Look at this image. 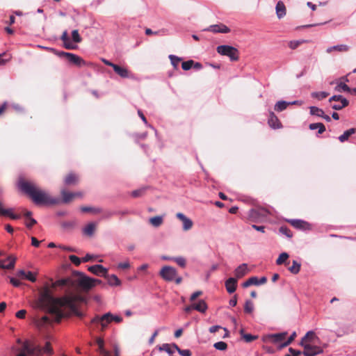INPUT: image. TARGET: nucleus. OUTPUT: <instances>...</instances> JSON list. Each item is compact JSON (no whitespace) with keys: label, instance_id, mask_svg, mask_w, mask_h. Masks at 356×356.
<instances>
[{"label":"nucleus","instance_id":"7c9ffc66","mask_svg":"<svg viewBox=\"0 0 356 356\" xmlns=\"http://www.w3.org/2000/svg\"><path fill=\"white\" fill-rule=\"evenodd\" d=\"M240 334L241 335L242 339L247 343H250L252 341L258 339L257 335H252L251 334H246L244 332L243 330L241 329L240 330Z\"/></svg>","mask_w":356,"mask_h":356},{"label":"nucleus","instance_id":"3c124183","mask_svg":"<svg viewBox=\"0 0 356 356\" xmlns=\"http://www.w3.org/2000/svg\"><path fill=\"white\" fill-rule=\"evenodd\" d=\"M280 232L282 233V234L286 235L288 238L292 237V233L291 230L286 227L282 226L280 228Z\"/></svg>","mask_w":356,"mask_h":356},{"label":"nucleus","instance_id":"864d4df0","mask_svg":"<svg viewBox=\"0 0 356 356\" xmlns=\"http://www.w3.org/2000/svg\"><path fill=\"white\" fill-rule=\"evenodd\" d=\"M296 337V332H293L291 334V335L289 337V339L281 345V348L286 347L287 346H289L294 340Z\"/></svg>","mask_w":356,"mask_h":356},{"label":"nucleus","instance_id":"20e7f679","mask_svg":"<svg viewBox=\"0 0 356 356\" xmlns=\"http://www.w3.org/2000/svg\"><path fill=\"white\" fill-rule=\"evenodd\" d=\"M113 321L117 323H120L122 321V318L120 316L113 315L111 312H107L102 316L96 315L91 319L90 324L88 325V326L90 327L92 325H100V331L103 332Z\"/></svg>","mask_w":356,"mask_h":356},{"label":"nucleus","instance_id":"c03bdc74","mask_svg":"<svg viewBox=\"0 0 356 356\" xmlns=\"http://www.w3.org/2000/svg\"><path fill=\"white\" fill-rule=\"evenodd\" d=\"M289 254L286 252H282L280 254L279 257L276 260V264L277 265H281L286 262L287 259L289 258Z\"/></svg>","mask_w":356,"mask_h":356},{"label":"nucleus","instance_id":"4468645a","mask_svg":"<svg viewBox=\"0 0 356 356\" xmlns=\"http://www.w3.org/2000/svg\"><path fill=\"white\" fill-rule=\"evenodd\" d=\"M176 216L183 222V229L185 231L189 230L193 227V222L182 213H177Z\"/></svg>","mask_w":356,"mask_h":356},{"label":"nucleus","instance_id":"09e8293b","mask_svg":"<svg viewBox=\"0 0 356 356\" xmlns=\"http://www.w3.org/2000/svg\"><path fill=\"white\" fill-rule=\"evenodd\" d=\"M72 40L76 43H79L81 42L82 38L80 36L78 30H74L72 32Z\"/></svg>","mask_w":356,"mask_h":356},{"label":"nucleus","instance_id":"473e14b6","mask_svg":"<svg viewBox=\"0 0 356 356\" xmlns=\"http://www.w3.org/2000/svg\"><path fill=\"white\" fill-rule=\"evenodd\" d=\"M96 229V225L94 222L88 223L83 229V233L88 236H92Z\"/></svg>","mask_w":356,"mask_h":356},{"label":"nucleus","instance_id":"f704fd0d","mask_svg":"<svg viewBox=\"0 0 356 356\" xmlns=\"http://www.w3.org/2000/svg\"><path fill=\"white\" fill-rule=\"evenodd\" d=\"M289 222L291 225H293L296 228L298 229H305V226L307 225L306 222L302 220H290Z\"/></svg>","mask_w":356,"mask_h":356},{"label":"nucleus","instance_id":"58836bf2","mask_svg":"<svg viewBox=\"0 0 356 356\" xmlns=\"http://www.w3.org/2000/svg\"><path fill=\"white\" fill-rule=\"evenodd\" d=\"M301 264L297 261H293V265L289 268V270L293 274H298L300 272Z\"/></svg>","mask_w":356,"mask_h":356},{"label":"nucleus","instance_id":"052dcab7","mask_svg":"<svg viewBox=\"0 0 356 356\" xmlns=\"http://www.w3.org/2000/svg\"><path fill=\"white\" fill-rule=\"evenodd\" d=\"M26 280L35 282L36 281V277L33 275L31 271L26 273Z\"/></svg>","mask_w":356,"mask_h":356},{"label":"nucleus","instance_id":"a19ab883","mask_svg":"<svg viewBox=\"0 0 356 356\" xmlns=\"http://www.w3.org/2000/svg\"><path fill=\"white\" fill-rule=\"evenodd\" d=\"M310 113L312 115H316L318 117H322L324 111L316 106H310L309 107Z\"/></svg>","mask_w":356,"mask_h":356},{"label":"nucleus","instance_id":"1a4fd4ad","mask_svg":"<svg viewBox=\"0 0 356 356\" xmlns=\"http://www.w3.org/2000/svg\"><path fill=\"white\" fill-rule=\"evenodd\" d=\"M160 275L166 281H172L177 276V270L173 267L165 266L161 268Z\"/></svg>","mask_w":356,"mask_h":356},{"label":"nucleus","instance_id":"f8f14e48","mask_svg":"<svg viewBox=\"0 0 356 356\" xmlns=\"http://www.w3.org/2000/svg\"><path fill=\"white\" fill-rule=\"evenodd\" d=\"M267 282L266 277H261L259 280L257 277H251L243 283V286L246 288L251 285H261Z\"/></svg>","mask_w":356,"mask_h":356},{"label":"nucleus","instance_id":"603ef678","mask_svg":"<svg viewBox=\"0 0 356 356\" xmlns=\"http://www.w3.org/2000/svg\"><path fill=\"white\" fill-rule=\"evenodd\" d=\"M303 42H304L303 40H292V41L289 42V47L291 49H295L298 47H299L301 44H302Z\"/></svg>","mask_w":356,"mask_h":356},{"label":"nucleus","instance_id":"4d7b16f0","mask_svg":"<svg viewBox=\"0 0 356 356\" xmlns=\"http://www.w3.org/2000/svg\"><path fill=\"white\" fill-rule=\"evenodd\" d=\"M342 99H346V98H344L343 96L341 95H333L332 97H331L330 99H329V102L330 103H332V102H342Z\"/></svg>","mask_w":356,"mask_h":356},{"label":"nucleus","instance_id":"423d86ee","mask_svg":"<svg viewBox=\"0 0 356 356\" xmlns=\"http://www.w3.org/2000/svg\"><path fill=\"white\" fill-rule=\"evenodd\" d=\"M269 214L270 211L267 209L258 207L249 210L248 218L251 222H259L264 220Z\"/></svg>","mask_w":356,"mask_h":356},{"label":"nucleus","instance_id":"a18cd8bd","mask_svg":"<svg viewBox=\"0 0 356 356\" xmlns=\"http://www.w3.org/2000/svg\"><path fill=\"white\" fill-rule=\"evenodd\" d=\"M204 31H211L213 33H222V28L218 24H215L210 26L207 29H204Z\"/></svg>","mask_w":356,"mask_h":356},{"label":"nucleus","instance_id":"69168bd1","mask_svg":"<svg viewBox=\"0 0 356 356\" xmlns=\"http://www.w3.org/2000/svg\"><path fill=\"white\" fill-rule=\"evenodd\" d=\"M10 282L15 287H18L21 285V282L20 281H19L18 280L14 278V277H11L10 279Z\"/></svg>","mask_w":356,"mask_h":356},{"label":"nucleus","instance_id":"0e129e2a","mask_svg":"<svg viewBox=\"0 0 356 356\" xmlns=\"http://www.w3.org/2000/svg\"><path fill=\"white\" fill-rule=\"evenodd\" d=\"M36 223H37V221L34 218H29V220L26 222V226L28 228H31Z\"/></svg>","mask_w":356,"mask_h":356},{"label":"nucleus","instance_id":"c85d7f7f","mask_svg":"<svg viewBox=\"0 0 356 356\" xmlns=\"http://www.w3.org/2000/svg\"><path fill=\"white\" fill-rule=\"evenodd\" d=\"M355 133H356V129L351 128V129L344 131L343 134L339 137V140H340V142L343 143V142L346 141L351 135H353Z\"/></svg>","mask_w":356,"mask_h":356},{"label":"nucleus","instance_id":"49530a36","mask_svg":"<svg viewBox=\"0 0 356 356\" xmlns=\"http://www.w3.org/2000/svg\"><path fill=\"white\" fill-rule=\"evenodd\" d=\"M82 212H92L95 213H100L101 209L99 208H93L90 207H81L80 208Z\"/></svg>","mask_w":356,"mask_h":356},{"label":"nucleus","instance_id":"b1692460","mask_svg":"<svg viewBox=\"0 0 356 356\" xmlns=\"http://www.w3.org/2000/svg\"><path fill=\"white\" fill-rule=\"evenodd\" d=\"M319 338L316 336L315 332L312 330L308 331L305 337L302 339L300 342L307 343V341L312 342L318 341Z\"/></svg>","mask_w":356,"mask_h":356},{"label":"nucleus","instance_id":"5fc2aeb1","mask_svg":"<svg viewBox=\"0 0 356 356\" xmlns=\"http://www.w3.org/2000/svg\"><path fill=\"white\" fill-rule=\"evenodd\" d=\"M69 259L70 260V261L72 264H74L76 266H79L81 262V260L80 258H79L76 255H73V254H72L69 257Z\"/></svg>","mask_w":356,"mask_h":356},{"label":"nucleus","instance_id":"e433bc0d","mask_svg":"<svg viewBox=\"0 0 356 356\" xmlns=\"http://www.w3.org/2000/svg\"><path fill=\"white\" fill-rule=\"evenodd\" d=\"M348 105V101L347 99H342V102H337V103L332 104L331 107L337 111L341 110L343 108Z\"/></svg>","mask_w":356,"mask_h":356},{"label":"nucleus","instance_id":"8fccbe9b","mask_svg":"<svg viewBox=\"0 0 356 356\" xmlns=\"http://www.w3.org/2000/svg\"><path fill=\"white\" fill-rule=\"evenodd\" d=\"M193 64L194 61L193 60L184 61L181 64V67L184 70H188L193 67Z\"/></svg>","mask_w":356,"mask_h":356},{"label":"nucleus","instance_id":"0eeeda50","mask_svg":"<svg viewBox=\"0 0 356 356\" xmlns=\"http://www.w3.org/2000/svg\"><path fill=\"white\" fill-rule=\"evenodd\" d=\"M300 345L305 349L302 352L305 356H316L323 352V350L321 347L312 346L307 343L300 342Z\"/></svg>","mask_w":356,"mask_h":356},{"label":"nucleus","instance_id":"cd10ccee","mask_svg":"<svg viewBox=\"0 0 356 356\" xmlns=\"http://www.w3.org/2000/svg\"><path fill=\"white\" fill-rule=\"evenodd\" d=\"M105 277L107 279L108 283L111 286H120L121 284V281L115 275H108L107 273Z\"/></svg>","mask_w":356,"mask_h":356},{"label":"nucleus","instance_id":"9d476101","mask_svg":"<svg viewBox=\"0 0 356 356\" xmlns=\"http://www.w3.org/2000/svg\"><path fill=\"white\" fill-rule=\"evenodd\" d=\"M1 255H5V252L3 251H0V257ZM17 258L10 254L7 257V261H8V264H4V261L0 259V268L2 269H7V270H11L15 268V262H16Z\"/></svg>","mask_w":356,"mask_h":356},{"label":"nucleus","instance_id":"c9c22d12","mask_svg":"<svg viewBox=\"0 0 356 356\" xmlns=\"http://www.w3.org/2000/svg\"><path fill=\"white\" fill-rule=\"evenodd\" d=\"M309 129L311 130L318 129V134H322L325 131V127L323 123H312L309 124Z\"/></svg>","mask_w":356,"mask_h":356},{"label":"nucleus","instance_id":"4c0bfd02","mask_svg":"<svg viewBox=\"0 0 356 356\" xmlns=\"http://www.w3.org/2000/svg\"><path fill=\"white\" fill-rule=\"evenodd\" d=\"M163 218L161 216H154L149 219L151 225L155 227H158L163 223Z\"/></svg>","mask_w":356,"mask_h":356},{"label":"nucleus","instance_id":"bf43d9fd","mask_svg":"<svg viewBox=\"0 0 356 356\" xmlns=\"http://www.w3.org/2000/svg\"><path fill=\"white\" fill-rule=\"evenodd\" d=\"M144 192H145V188L138 189V190L134 191L131 193V195L134 197H138L141 196L144 193Z\"/></svg>","mask_w":356,"mask_h":356},{"label":"nucleus","instance_id":"6e6552de","mask_svg":"<svg viewBox=\"0 0 356 356\" xmlns=\"http://www.w3.org/2000/svg\"><path fill=\"white\" fill-rule=\"evenodd\" d=\"M224 56L229 58L231 62L239 60V51L234 47L224 44Z\"/></svg>","mask_w":356,"mask_h":356},{"label":"nucleus","instance_id":"5701e85b","mask_svg":"<svg viewBox=\"0 0 356 356\" xmlns=\"http://www.w3.org/2000/svg\"><path fill=\"white\" fill-rule=\"evenodd\" d=\"M74 285L73 281L70 278L60 279L52 284V287L56 286H72Z\"/></svg>","mask_w":356,"mask_h":356},{"label":"nucleus","instance_id":"6ab92c4d","mask_svg":"<svg viewBox=\"0 0 356 356\" xmlns=\"http://www.w3.org/2000/svg\"><path fill=\"white\" fill-rule=\"evenodd\" d=\"M269 126L273 129H278L281 127V123L280 122L277 117L271 112L268 121Z\"/></svg>","mask_w":356,"mask_h":356},{"label":"nucleus","instance_id":"f257e3e1","mask_svg":"<svg viewBox=\"0 0 356 356\" xmlns=\"http://www.w3.org/2000/svg\"><path fill=\"white\" fill-rule=\"evenodd\" d=\"M83 300V298L82 296L75 294L54 298L48 288H45L40 293L41 302L48 307L49 312L54 316L56 323H60L65 316L63 307L68 308L76 316H81L82 314L77 309V304Z\"/></svg>","mask_w":356,"mask_h":356},{"label":"nucleus","instance_id":"e2e57ef3","mask_svg":"<svg viewBox=\"0 0 356 356\" xmlns=\"http://www.w3.org/2000/svg\"><path fill=\"white\" fill-rule=\"evenodd\" d=\"M178 353L181 356H191V352L190 350H188V349L182 350L180 348V350H179Z\"/></svg>","mask_w":356,"mask_h":356},{"label":"nucleus","instance_id":"de8ad7c7","mask_svg":"<svg viewBox=\"0 0 356 356\" xmlns=\"http://www.w3.org/2000/svg\"><path fill=\"white\" fill-rule=\"evenodd\" d=\"M169 58L171 61L172 65L175 69L177 68L179 63L181 60V58L175 55H170Z\"/></svg>","mask_w":356,"mask_h":356},{"label":"nucleus","instance_id":"79ce46f5","mask_svg":"<svg viewBox=\"0 0 356 356\" xmlns=\"http://www.w3.org/2000/svg\"><path fill=\"white\" fill-rule=\"evenodd\" d=\"M254 310V304L252 301L248 300L244 305V311L245 313L251 314Z\"/></svg>","mask_w":356,"mask_h":356},{"label":"nucleus","instance_id":"f3484780","mask_svg":"<svg viewBox=\"0 0 356 356\" xmlns=\"http://www.w3.org/2000/svg\"><path fill=\"white\" fill-rule=\"evenodd\" d=\"M113 70L122 78L130 77V72L125 67H121L118 65L115 64L113 67Z\"/></svg>","mask_w":356,"mask_h":356},{"label":"nucleus","instance_id":"c756f323","mask_svg":"<svg viewBox=\"0 0 356 356\" xmlns=\"http://www.w3.org/2000/svg\"><path fill=\"white\" fill-rule=\"evenodd\" d=\"M192 308L198 312H204L207 309V306L204 300H200L197 303L193 304Z\"/></svg>","mask_w":356,"mask_h":356},{"label":"nucleus","instance_id":"a878e982","mask_svg":"<svg viewBox=\"0 0 356 356\" xmlns=\"http://www.w3.org/2000/svg\"><path fill=\"white\" fill-rule=\"evenodd\" d=\"M287 335V332H280L276 334H272L268 336L269 339L272 340L274 343H277L283 341Z\"/></svg>","mask_w":356,"mask_h":356},{"label":"nucleus","instance_id":"72a5a7b5","mask_svg":"<svg viewBox=\"0 0 356 356\" xmlns=\"http://www.w3.org/2000/svg\"><path fill=\"white\" fill-rule=\"evenodd\" d=\"M156 348L159 351H165L168 353L170 355H172L174 353V350L172 349V346L170 343H163L161 346H157Z\"/></svg>","mask_w":356,"mask_h":356},{"label":"nucleus","instance_id":"393cba45","mask_svg":"<svg viewBox=\"0 0 356 356\" xmlns=\"http://www.w3.org/2000/svg\"><path fill=\"white\" fill-rule=\"evenodd\" d=\"M275 9L279 19L283 17L286 15V8L282 1H280L277 3Z\"/></svg>","mask_w":356,"mask_h":356},{"label":"nucleus","instance_id":"412c9836","mask_svg":"<svg viewBox=\"0 0 356 356\" xmlns=\"http://www.w3.org/2000/svg\"><path fill=\"white\" fill-rule=\"evenodd\" d=\"M349 50V47L346 44H337L332 47H330L326 49L327 54L332 53L333 51H337L339 52H346Z\"/></svg>","mask_w":356,"mask_h":356},{"label":"nucleus","instance_id":"f03ea898","mask_svg":"<svg viewBox=\"0 0 356 356\" xmlns=\"http://www.w3.org/2000/svg\"><path fill=\"white\" fill-rule=\"evenodd\" d=\"M19 188L28 195L36 204L56 205L60 203L68 204L74 199V195L65 189L60 191L62 199L52 197L35 184L26 180L19 181Z\"/></svg>","mask_w":356,"mask_h":356},{"label":"nucleus","instance_id":"6e6d98bb","mask_svg":"<svg viewBox=\"0 0 356 356\" xmlns=\"http://www.w3.org/2000/svg\"><path fill=\"white\" fill-rule=\"evenodd\" d=\"M173 260L181 267L184 268L186 266V259L184 257H179L174 258Z\"/></svg>","mask_w":356,"mask_h":356},{"label":"nucleus","instance_id":"ddd939ff","mask_svg":"<svg viewBox=\"0 0 356 356\" xmlns=\"http://www.w3.org/2000/svg\"><path fill=\"white\" fill-rule=\"evenodd\" d=\"M88 270L97 276L106 277L108 273V270L106 268L99 264L90 266Z\"/></svg>","mask_w":356,"mask_h":356},{"label":"nucleus","instance_id":"39448f33","mask_svg":"<svg viewBox=\"0 0 356 356\" xmlns=\"http://www.w3.org/2000/svg\"><path fill=\"white\" fill-rule=\"evenodd\" d=\"M75 274L79 276L76 280V284L83 290L88 291L102 282L101 280L90 278L81 272H76Z\"/></svg>","mask_w":356,"mask_h":356},{"label":"nucleus","instance_id":"a211bd4d","mask_svg":"<svg viewBox=\"0 0 356 356\" xmlns=\"http://www.w3.org/2000/svg\"><path fill=\"white\" fill-rule=\"evenodd\" d=\"M237 280L234 277L229 278L225 282V287L229 293H232L236 291Z\"/></svg>","mask_w":356,"mask_h":356},{"label":"nucleus","instance_id":"aec40b11","mask_svg":"<svg viewBox=\"0 0 356 356\" xmlns=\"http://www.w3.org/2000/svg\"><path fill=\"white\" fill-rule=\"evenodd\" d=\"M0 215L9 216L11 219L16 220L20 218L19 215L13 213L11 209H6L3 208L2 204L0 202Z\"/></svg>","mask_w":356,"mask_h":356},{"label":"nucleus","instance_id":"680f3d73","mask_svg":"<svg viewBox=\"0 0 356 356\" xmlns=\"http://www.w3.org/2000/svg\"><path fill=\"white\" fill-rule=\"evenodd\" d=\"M26 311L25 309H21L19 311H18L16 314H15V316L18 318H24L25 316H26Z\"/></svg>","mask_w":356,"mask_h":356},{"label":"nucleus","instance_id":"4be33fe9","mask_svg":"<svg viewBox=\"0 0 356 356\" xmlns=\"http://www.w3.org/2000/svg\"><path fill=\"white\" fill-rule=\"evenodd\" d=\"M248 273V268L246 264H242L235 270V275L237 278H241Z\"/></svg>","mask_w":356,"mask_h":356},{"label":"nucleus","instance_id":"13d9d810","mask_svg":"<svg viewBox=\"0 0 356 356\" xmlns=\"http://www.w3.org/2000/svg\"><path fill=\"white\" fill-rule=\"evenodd\" d=\"M63 46L67 49H74L76 46L73 44L70 39L63 42Z\"/></svg>","mask_w":356,"mask_h":356},{"label":"nucleus","instance_id":"774afa93","mask_svg":"<svg viewBox=\"0 0 356 356\" xmlns=\"http://www.w3.org/2000/svg\"><path fill=\"white\" fill-rule=\"evenodd\" d=\"M289 351L291 355H293L295 356H298V355L302 354V352H301L300 350H296L293 348H289Z\"/></svg>","mask_w":356,"mask_h":356},{"label":"nucleus","instance_id":"2f4dec72","mask_svg":"<svg viewBox=\"0 0 356 356\" xmlns=\"http://www.w3.org/2000/svg\"><path fill=\"white\" fill-rule=\"evenodd\" d=\"M289 105H290L289 102L279 101L275 104L274 109L277 112H281L285 110Z\"/></svg>","mask_w":356,"mask_h":356},{"label":"nucleus","instance_id":"7ed1b4c3","mask_svg":"<svg viewBox=\"0 0 356 356\" xmlns=\"http://www.w3.org/2000/svg\"><path fill=\"white\" fill-rule=\"evenodd\" d=\"M17 343L19 346V347L13 346L12 348L13 351L17 353L16 356H39L43 353L51 355L54 353L49 341L46 342L44 348H41L29 340L22 341L20 339H17Z\"/></svg>","mask_w":356,"mask_h":356},{"label":"nucleus","instance_id":"2eb2a0df","mask_svg":"<svg viewBox=\"0 0 356 356\" xmlns=\"http://www.w3.org/2000/svg\"><path fill=\"white\" fill-rule=\"evenodd\" d=\"M97 344L98 345L99 351L101 356H111V353L106 351L104 349V340L102 339H97ZM115 356H119V351L117 348H115Z\"/></svg>","mask_w":356,"mask_h":356},{"label":"nucleus","instance_id":"9b49d317","mask_svg":"<svg viewBox=\"0 0 356 356\" xmlns=\"http://www.w3.org/2000/svg\"><path fill=\"white\" fill-rule=\"evenodd\" d=\"M65 55L66 60H67L70 63L77 67H81L86 65V61L81 57L76 54L69 53L65 54Z\"/></svg>","mask_w":356,"mask_h":356},{"label":"nucleus","instance_id":"338daca9","mask_svg":"<svg viewBox=\"0 0 356 356\" xmlns=\"http://www.w3.org/2000/svg\"><path fill=\"white\" fill-rule=\"evenodd\" d=\"M202 293V292L201 291H197L193 293L190 298L191 301H194L196 298H197L200 296H201Z\"/></svg>","mask_w":356,"mask_h":356},{"label":"nucleus","instance_id":"37998d69","mask_svg":"<svg viewBox=\"0 0 356 356\" xmlns=\"http://www.w3.org/2000/svg\"><path fill=\"white\" fill-rule=\"evenodd\" d=\"M335 90L338 92H350V88L344 83L340 82L335 88Z\"/></svg>","mask_w":356,"mask_h":356},{"label":"nucleus","instance_id":"bb28decb","mask_svg":"<svg viewBox=\"0 0 356 356\" xmlns=\"http://www.w3.org/2000/svg\"><path fill=\"white\" fill-rule=\"evenodd\" d=\"M39 302H40V305H41V306H42V307H44V308L47 309H48V312H49V308H48V307H47L46 306H44V305L41 302V301H40V298H39ZM49 313L52 316V319H50V318H49V317H48L47 316H42V317L41 318V319H40V323H41L42 325L49 324V323H52V322H56V321H54V316L52 314H51L50 312H49Z\"/></svg>","mask_w":356,"mask_h":356},{"label":"nucleus","instance_id":"ea45409f","mask_svg":"<svg viewBox=\"0 0 356 356\" xmlns=\"http://www.w3.org/2000/svg\"><path fill=\"white\" fill-rule=\"evenodd\" d=\"M329 95L327 92H313L311 94L312 97L316 98L318 100H322Z\"/></svg>","mask_w":356,"mask_h":356},{"label":"nucleus","instance_id":"dca6fc26","mask_svg":"<svg viewBox=\"0 0 356 356\" xmlns=\"http://www.w3.org/2000/svg\"><path fill=\"white\" fill-rule=\"evenodd\" d=\"M78 182L79 177L76 174L73 172L67 174L64 179V183L67 186H74L77 184Z\"/></svg>","mask_w":356,"mask_h":356}]
</instances>
